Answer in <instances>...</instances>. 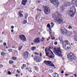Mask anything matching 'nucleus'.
Masks as SVG:
<instances>
[{"mask_svg":"<svg viewBox=\"0 0 77 77\" xmlns=\"http://www.w3.org/2000/svg\"><path fill=\"white\" fill-rule=\"evenodd\" d=\"M51 39H52V40H54L55 39V38L54 37H53V38H51Z\"/></svg>","mask_w":77,"mask_h":77,"instance_id":"de8ad7c7","label":"nucleus"},{"mask_svg":"<svg viewBox=\"0 0 77 77\" xmlns=\"http://www.w3.org/2000/svg\"><path fill=\"white\" fill-rule=\"evenodd\" d=\"M11 32H12V33H13V32H14V30L13 29H12L11 30Z\"/></svg>","mask_w":77,"mask_h":77,"instance_id":"4d7b16f0","label":"nucleus"},{"mask_svg":"<svg viewBox=\"0 0 77 77\" xmlns=\"http://www.w3.org/2000/svg\"><path fill=\"white\" fill-rule=\"evenodd\" d=\"M27 23V20H25L23 21V23L24 24H26V23Z\"/></svg>","mask_w":77,"mask_h":77,"instance_id":"bb28decb","label":"nucleus"},{"mask_svg":"<svg viewBox=\"0 0 77 77\" xmlns=\"http://www.w3.org/2000/svg\"><path fill=\"white\" fill-rule=\"evenodd\" d=\"M34 68L35 70H36V71H38V69H39L38 67L37 66H35Z\"/></svg>","mask_w":77,"mask_h":77,"instance_id":"a878e982","label":"nucleus"},{"mask_svg":"<svg viewBox=\"0 0 77 77\" xmlns=\"http://www.w3.org/2000/svg\"><path fill=\"white\" fill-rule=\"evenodd\" d=\"M67 58L69 60H70L71 61H72V60H74L75 59V57L73 53H71L69 54L67 56Z\"/></svg>","mask_w":77,"mask_h":77,"instance_id":"423d86ee","label":"nucleus"},{"mask_svg":"<svg viewBox=\"0 0 77 77\" xmlns=\"http://www.w3.org/2000/svg\"><path fill=\"white\" fill-rule=\"evenodd\" d=\"M35 54H36L37 55H39V54L38 53H36V52L35 53Z\"/></svg>","mask_w":77,"mask_h":77,"instance_id":"49530a36","label":"nucleus"},{"mask_svg":"<svg viewBox=\"0 0 77 77\" xmlns=\"http://www.w3.org/2000/svg\"><path fill=\"white\" fill-rule=\"evenodd\" d=\"M45 53L46 54V55L48 57V54H49V53L47 52H45Z\"/></svg>","mask_w":77,"mask_h":77,"instance_id":"c9c22d12","label":"nucleus"},{"mask_svg":"<svg viewBox=\"0 0 77 77\" xmlns=\"http://www.w3.org/2000/svg\"><path fill=\"white\" fill-rule=\"evenodd\" d=\"M47 27H48L49 29H51V26H50V23L48 24L47 25Z\"/></svg>","mask_w":77,"mask_h":77,"instance_id":"2f4dec72","label":"nucleus"},{"mask_svg":"<svg viewBox=\"0 0 77 77\" xmlns=\"http://www.w3.org/2000/svg\"><path fill=\"white\" fill-rule=\"evenodd\" d=\"M44 11L46 14H48L50 13V9L47 6L45 7H44Z\"/></svg>","mask_w":77,"mask_h":77,"instance_id":"1a4fd4ad","label":"nucleus"},{"mask_svg":"<svg viewBox=\"0 0 77 77\" xmlns=\"http://www.w3.org/2000/svg\"><path fill=\"white\" fill-rule=\"evenodd\" d=\"M51 47H49L48 48H45V52H47V51H51V50L50 49H51Z\"/></svg>","mask_w":77,"mask_h":77,"instance_id":"dca6fc26","label":"nucleus"},{"mask_svg":"<svg viewBox=\"0 0 77 77\" xmlns=\"http://www.w3.org/2000/svg\"><path fill=\"white\" fill-rule=\"evenodd\" d=\"M44 63H45L47 66H52L54 67V65L50 61L45 60L44 61Z\"/></svg>","mask_w":77,"mask_h":77,"instance_id":"0eeeda50","label":"nucleus"},{"mask_svg":"<svg viewBox=\"0 0 77 77\" xmlns=\"http://www.w3.org/2000/svg\"><path fill=\"white\" fill-rule=\"evenodd\" d=\"M54 14L55 15L53 16V18L55 21V22H57L60 24L63 23V19L61 17V15L59 14L58 11H56Z\"/></svg>","mask_w":77,"mask_h":77,"instance_id":"f257e3e1","label":"nucleus"},{"mask_svg":"<svg viewBox=\"0 0 77 77\" xmlns=\"http://www.w3.org/2000/svg\"><path fill=\"white\" fill-rule=\"evenodd\" d=\"M27 14H26L25 15V19H27Z\"/></svg>","mask_w":77,"mask_h":77,"instance_id":"f704fd0d","label":"nucleus"},{"mask_svg":"<svg viewBox=\"0 0 77 77\" xmlns=\"http://www.w3.org/2000/svg\"><path fill=\"white\" fill-rule=\"evenodd\" d=\"M31 49L32 50V51H33L34 50H36V47L34 46L33 47H32L31 48Z\"/></svg>","mask_w":77,"mask_h":77,"instance_id":"412c9836","label":"nucleus"},{"mask_svg":"<svg viewBox=\"0 0 77 77\" xmlns=\"http://www.w3.org/2000/svg\"><path fill=\"white\" fill-rule=\"evenodd\" d=\"M64 73V72L63 71H62L61 72V74H63Z\"/></svg>","mask_w":77,"mask_h":77,"instance_id":"bf43d9fd","label":"nucleus"},{"mask_svg":"<svg viewBox=\"0 0 77 77\" xmlns=\"http://www.w3.org/2000/svg\"><path fill=\"white\" fill-rule=\"evenodd\" d=\"M8 73L9 75H11V74H12V73H11V72L9 71L8 72Z\"/></svg>","mask_w":77,"mask_h":77,"instance_id":"58836bf2","label":"nucleus"},{"mask_svg":"<svg viewBox=\"0 0 77 77\" xmlns=\"http://www.w3.org/2000/svg\"><path fill=\"white\" fill-rule=\"evenodd\" d=\"M16 77H17V76H18V75L17 74H16Z\"/></svg>","mask_w":77,"mask_h":77,"instance_id":"774afa93","label":"nucleus"},{"mask_svg":"<svg viewBox=\"0 0 77 77\" xmlns=\"http://www.w3.org/2000/svg\"><path fill=\"white\" fill-rule=\"evenodd\" d=\"M11 29H14V26H11Z\"/></svg>","mask_w":77,"mask_h":77,"instance_id":"ea45409f","label":"nucleus"},{"mask_svg":"<svg viewBox=\"0 0 77 77\" xmlns=\"http://www.w3.org/2000/svg\"><path fill=\"white\" fill-rule=\"evenodd\" d=\"M49 71H50V72H53V70L51 69V70H49Z\"/></svg>","mask_w":77,"mask_h":77,"instance_id":"a19ab883","label":"nucleus"},{"mask_svg":"<svg viewBox=\"0 0 77 77\" xmlns=\"http://www.w3.org/2000/svg\"><path fill=\"white\" fill-rule=\"evenodd\" d=\"M33 56H33V55H31V57H33Z\"/></svg>","mask_w":77,"mask_h":77,"instance_id":"338daca9","label":"nucleus"},{"mask_svg":"<svg viewBox=\"0 0 77 77\" xmlns=\"http://www.w3.org/2000/svg\"><path fill=\"white\" fill-rule=\"evenodd\" d=\"M13 62H13V61L10 60V61L9 63L10 64H12V63H13Z\"/></svg>","mask_w":77,"mask_h":77,"instance_id":"72a5a7b5","label":"nucleus"},{"mask_svg":"<svg viewBox=\"0 0 77 77\" xmlns=\"http://www.w3.org/2000/svg\"><path fill=\"white\" fill-rule=\"evenodd\" d=\"M61 32L62 34L64 35H66L67 36H71L72 35V32L68 31L64 27H62L61 28Z\"/></svg>","mask_w":77,"mask_h":77,"instance_id":"f03ea898","label":"nucleus"},{"mask_svg":"<svg viewBox=\"0 0 77 77\" xmlns=\"http://www.w3.org/2000/svg\"><path fill=\"white\" fill-rule=\"evenodd\" d=\"M3 45L5 46L6 45V43H5L3 44Z\"/></svg>","mask_w":77,"mask_h":77,"instance_id":"5fc2aeb1","label":"nucleus"},{"mask_svg":"<svg viewBox=\"0 0 77 77\" xmlns=\"http://www.w3.org/2000/svg\"><path fill=\"white\" fill-rule=\"evenodd\" d=\"M12 59L13 60H17V57H13L12 58Z\"/></svg>","mask_w":77,"mask_h":77,"instance_id":"e433bc0d","label":"nucleus"},{"mask_svg":"<svg viewBox=\"0 0 77 77\" xmlns=\"http://www.w3.org/2000/svg\"><path fill=\"white\" fill-rule=\"evenodd\" d=\"M59 39L60 41V42H62V37H60L59 38Z\"/></svg>","mask_w":77,"mask_h":77,"instance_id":"c85d7f7f","label":"nucleus"},{"mask_svg":"<svg viewBox=\"0 0 77 77\" xmlns=\"http://www.w3.org/2000/svg\"><path fill=\"white\" fill-rule=\"evenodd\" d=\"M74 75L75 77H77V75L75 74H74Z\"/></svg>","mask_w":77,"mask_h":77,"instance_id":"6e6d98bb","label":"nucleus"},{"mask_svg":"<svg viewBox=\"0 0 77 77\" xmlns=\"http://www.w3.org/2000/svg\"><path fill=\"white\" fill-rule=\"evenodd\" d=\"M70 11L68 13V15H70L71 17H73L76 12L75 8L74 6H72L70 9Z\"/></svg>","mask_w":77,"mask_h":77,"instance_id":"39448f33","label":"nucleus"},{"mask_svg":"<svg viewBox=\"0 0 77 77\" xmlns=\"http://www.w3.org/2000/svg\"><path fill=\"white\" fill-rule=\"evenodd\" d=\"M51 24L52 25L51 28H53V26H54V24H53V23H51Z\"/></svg>","mask_w":77,"mask_h":77,"instance_id":"4c0bfd02","label":"nucleus"},{"mask_svg":"<svg viewBox=\"0 0 77 77\" xmlns=\"http://www.w3.org/2000/svg\"><path fill=\"white\" fill-rule=\"evenodd\" d=\"M8 51L9 52H12V49H10L8 50Z\"/></svg>","mask_w":77,"mask_h":77,"instance_id":"473e14b6","label":"nucleus"},{"mask_svg":"<svg viewBox=\"0 0 77 77\" xmlns=\"http://www.w3.org/2000/svg\"><path fill=\"white\" fill-rule=\"evenodd\" d=\"M54 53L56 55H57V56H59V57H62V56H63L62 54V52L60 50V48H55L54 49Z\"/></svg>","mask_w":77,"mask_h":77,"instance_id":"20e7f679","label":"nucleus"},{"mask_svg":"<svg viewBox=\"0 0 77 77\" xmlns=\"http://www.w3.org/2000/svg\"><path fill=\"white\" fill-rule=\"evenodd\" d=\"M38 16L36 15V17H35V19L36 20H37V18H38Z\"/></svg>","mask_w":77,"mask_h":77,"instance_id":"09e8293b","label":"nucleus"},{"mask_svg":"<svg viewBox=\"0 0 77 77\" xmlns=\"http://www.w3.org/2000/svg\"><path fill=\"white\" fill-rule=\"evenodd\" d=\"M21 12H23L22 11H20L19 12V15L20 18H22L23 17V15L21 13Z\"/></svg>","mask_w":77,"mask_h":77,"instance_id":"6ab92c4d","label":"nucleus"},{"mask_svg":"<svg viewBox=\"0 0 77 77\" xmlns=\"http://www.w3.org/2000/svg\"><path fill=\"white\" fill-rule=\"evenodd\" d=\"M34 59L35 60H39V57H36V56H35L34 57Z\"/></svg>","mask_w":77,"mask_h":77,"instance_id":"4be33fe9","label":"nucleus"},{"mask_svg":"<svg viewBox=\"0 0 77 77\" xmlns=\"http://www.w3.org/2000/svg\"><path fill=\"white\" fill-rule=\"evenodd\" d=\"M1 56H5L6 55V53H5L3 52H2L1 53Z\"/></svg>","mask_w":77,"mask_h":77,"instance_id":"a211bd4d","label":"nucleus"},{"mask_svg":"<svg viewBox=\"0 0 77 77\" xmlns=\"http://www.w3.org/2000/svg\"><path fill=\"white\" fill-rule=\"evenodd\" d=\"M49 34H50V35L51 36V28L49 29Z\"/></svg>","mask_w":77,"mask_h":77,"instance_id":"cd10ccee","label":"nucleus"},{"mask_svg":"<svg viewBox=\"0 0 77 77\" xmlns=\"http://www.w3.org/2000/svg\"><path fill=\"white\" fill-rule=\"evenodd\" d=\"M23 46L20 45L18 47V50H21V48H22V47H23Z\"/></svg>","mask_w":77,"mask_h":77,"instance_id":"393cba45","label":"nucleus"},{"mask_svg":"<svg viewBox=\"0 0 77 77\" xmlns=\"http://www.w3.org/2000/svg\"><path fill=\"white\" fill-rule=\"evenodd\" d=\"M50 2L52 4L54 5L55 7H58V5H59V3L58 2L57 0H50Z\"/></svg>","mask_w":77,"mask_h":77,"instance_id":"6e6552de","label":"nucleus"},{"mask_svg":"<svg viewBox=\"0 0 77 77\" xmlns=\"http://www.w3.org/2000/svg\"><path fill=\"white\" fill-rule=\"evenodd\" d=\"M64 5H63V6L61 7L60 9L61 11H64L65 10V7L63 6Z\"/></svg>","mask_w":77,"mask_h":77,"instance_id":"5701e85b","label":"nucleus"},{"mask_svg":"<svg viewBox=\"0 0 77 77\" xmlns=\"http://www.w3.org/2000/svg\"><path fill=\"white\" fill-rule=\"evenodd\" d=\"M23 58L25 59L29 58V52L27 51H25L23 53Z\"/></svg>","mask_w":77,"mask_h":77,"instance_id":"9d476101","label":"nucleus"},{"mask_svg":"<svg viewBox=\"0 0 77 77\" xmlns=\"http://www.w3.org/2000/svg\"><path fill=\"white\" fill-rule=\"evenodd\" d=\"M12 48H15V47H14V46H13L12 47Z\"/></svg>","mask_w":77,"mask_h":77,"instance_id":"69168bd1","label":"nucleus"},{"mask_svg":"<svg viewBox=\"0 0 77 77\" xmlns=\"http://www.w3.org/2000/svg\"><path fill=\"white\" fill-rule=\"evenodd\" d=\"M37 11H41V10H39V9H37Z\"/></svg>","mask_w":77,"mask_h":77,"instance_id":"603ef678","label":"nucleus"},{"mask_svg":"<svg viewBox=\"0 0 77 77\" xmlns=\"http://www.w3.org/2000/svg\"><path fill=\"white\" fill-rule=\"evenodd\" d=\"M42 39H43V41H44V40H45V38H42Z\"/></svg>","mask_w":77,"mask_h":77,"instance_id":"e2e57ef3","label":"nucleus"},{"mask_svg":"<svg viewBox=\"0 0 77 77\" xmlns=\"http://www.w3.org/2000/svg\"><path fill=\"white\" fill-rule=\"evenodd\" d=\"M24 67L23 66H22L21 67V68L22 69H24Z\"/></svg>","mask_w":77,"mask_h":77,"instance_id":"13d9d810","label":"nucleus"},{"mask_svg":"<svg viewBox=\"0 0 77 77\" xmlns=\"http://www.w3.org/2000/svg\"><path fill=\"white\" fill-rule=\"evenodd\" d=\"M69 75L68 74H66L65 75L66 76H68Z\"/></svg>","mask_w":77,"mask_h":77,"instance_id":"680f3d73","label":"nucleus"},{"mask_svg":"<svg viewBox=\"0 0 77 77\" xmlns=\"http://www.w3.org/2000/svg\"><path fill=\"white\" fill-rule=\"evenodd\" d=\"M50 58H51V59H54V55H53L52 56H49Z\"/></svg>","mask_w":77,"mask_h":77,"instance_id":"c756f323","label":"nucleus"},{"mask_svg":"<svg viewBox=\"0 0 77 77\" xmlns=\"http://www.w3.org/2000/svg\"><path fill=\"white\" fill-rule=\"evenodd\" d=\"M23 66L25 68L26 66V64H23Z\"/></svg>","mask_w":77,"mask_h":77,"instance_id":"79ce46f5","label":"nucleus"},{"mask_svg":"<svg viewBox=\"0 0 77 77\" xmlns=\"http://www.w3.org/2000/svg\"><path fill=\"white\" fill-rule=\"evenodd\" d=\"M71 2H65V6L66 7H68V6H71Z\"/></svg>","mask_w":77,"mask_h":77,"instance_id":"ddd939ff","label":"nucleus"},{"mask_svg":"<svg viewBox=\"0 0 77 77\" xmlns=\"http://www.w3.org/2000/svg\"><path fill=\"white\" fill-rule=\"evenodd\" d=\"M16 67V66L15 65L13 66V68H15V67Z\"/></svg>","mask_w":77,"mask_h":77,"instance_id":"0e129e2a","label":"nucleus"},{"mask_svg":"<svg viewBox=\"0 0 77 77\" xmlns=\"http://www.w3.org/2000/svg\"><path fill=\"white\" fill-rule=\"evenodd\" d=\"M54 44L55 45H57V42H55L54 43Z\"/></svg>","mask_w":77,"mask_h":77,"instance_id":"a18cd8bd","label":"nucleus"},{"mask_svg":"<svg viewBox=\"0 0 77 77\" xmlns=\"http://www.w3.org/2000/svg\"><path fill=\"white\" fill-rule=\"evenodd\" d=\"M17 72L18 73H20V72L19 71H18V70H17Z\"/></svg>","mask_w":77,"mask_h":77,"instance_id":"052dcab7","label":"nucleus"},{"mask_svg":"<svg viewBox=\"0 0 77 77\" xmlns=\"http://www.w3.org/2000/svg\"><path fill=\"white\" fill-rule=\"evenodd\" d=\"M19 38L23 41H26V38L24 35H21L19 36Z\"/></svg>","mask_w":77,"mask_h":77,"instance_id":"9b49d317","label":"nucleus"},{"mask_svg":"<svg viewBox=\"0 0 77 77\" xmlns=\"http://www.w3.org/2000/svg\"><path fill=\"white\" fill-rule=\"evenodd\" d=\"M32 68L31 67H29L28 68V71L29 72H32Z\"/></svg>","mask_w":77,"mask_h":77,"instance_id":"b1692460","label":"nucleus"},{"mask_svg":"<svg viewBox=\"0 0 77 77\" xmlns=\"http://www.w3.org/2000/svg\"><path fill=\"white\" fill-rule=\"evenodd\" d=\"M51 54H52V56H54V54H53V52L51 51Z\"/></svg>","mask_w":77,"mask_h":77,"instance_id":"8fccbe9b","label":"nucleus"},{"mask_svg":"<svg viewBox=\"0 0 77 77\" xmlns=\"http://www.w3.org/2000/svg\"><path fill=\"white\" fill-rule=\"evenodd\" d=\"M3 42V40L2 39H0V43H2Z\"/></svg>","mask_w":77,"mask_h":77,"instance_id":"37998d69","label":"nucleus"},{"mask_svg":"<svg viewBox=\"0 0 77 77\" xmlns=\"http://www.w3.org/2000/svg\"><path fill=\"white\" fill-rule=\"evenodd\" d=\"M33 42L36 44L39 43V42H40V38L39 37H38L35 38Z\"/></svg>","mask_w":77,"mask_h":77,"instance_id":"f8f14e48","label":"nucleus"},{"mask_svg":"<svg viewBox=\"0 0 77 77\" xmlns=\"http://www.w3.org/2000/svg\"><path fill=\"white\" fill-rule=\"evenodd\" d=\"M63 47L64 49H68L70 48L71 45L68 40H65L62 42Z\"/></svg>","mask_w":77,"mask_h":77,"instance_id":"7ed1b4c3","label":"nucleus"},{"mask_svg":"<svg viewBox=\"0 0 77 77\" xmlns=\"http://www.w3.org/2000/svg\"><path fill=\"white\" fill-rule=\"evenodd\" d=\"M74 41H77V33H75V35L74 36Z\"/></svg>","mask_w":77,"mask_h":77,"instance_id":"aec40b11","label":"nucleus"},{"mask_svg":"<svg viewBox=\"0 0 77 77\" xmlns=\"http://www.w3.org/2000/svg\"><path fill=\"white\" fill-rule=\"evenodd\" d=\"M75 2V5L77 7V0H72V4H75L74 3Z\"/></svg>","mask_w":77,"mask_h":77,"instance_id":"2eb2a0df","label":"nucleus"},{"mask_svg":"<svg viewBox=\"0 0 77 77\" xmlns=\"http://www.w3.org/2000/svg\"><path fill=\"white\" fill-rule=\"evenodd\" d=\"M68 29H70V30H71V29H72V26H71V25H69V26Z\"/></svg>","mask_w":77,"mask_h":77,"instance_id":"7c9ffc66","label":"nucleus"},{"mask_svg":"<svg viewBox=\"0 0 77 77\" xmlns=\"http://www.w3.org/2000/svg\"><path fill=\"white\" fill-rule=\"evenodd\" d=\"M2 67H3V65L2 64L0 65V68H2Z\"/></svg>","mask_w":77,"mask_h":77,"instance_id":"c03bdc74","label":"nucleus"},{"mask_svg":"<svg viewBox=\"0 0 77 77\" xmlns=\"http://www.w3.org/2000/svg\"><path fill=\"white\" fill-rule=\"evenodd\" d=\"M5 12H3L2 13V15H5Z\"/></svg>","mask_w":77,"mask_h":77,"instance_id":"3c124183","label":"nucleus"},{"mask_svg":"<svg viewBox=\"0 0 77 77\" xmlns=\"http://www.w3.org/2000/svg\"><path fill=\"white\" fill-rule=\"evenodd\" d=\"M26 3H27V0H23L22 2V4L23 6H25Z\"/></svg>","mask_w":77,"mask_h":77,"instance_id":"4468645a","label":"nucleus"},{"mask_svg":"<svg viewBox=\"0 0 77 77\" xmlns=\"http://www.w3.org/2000/svg\"><path fill=\"white\" fill-rule=\"evenodd\" d=\"M53 77H59V75L56 73H55L53 74Z\"/></svg>","mask_w":77,"mask_h":77,"instance_id":"f3484780","label":"nucleus"},{"mask_svg":"<svg viewBox=\"0 0 77 77\" xmlns=\"http://www.w3.org/2000/svg\"><path fill=\"white\" fill-rule=\"evenodd\" d=\"M40 56L41 57H42V53H40Z\"/></svg>","mask_w":77,"mask_h":77,"instance_id":"864d4df0","label":"nucleus"}]
</instances>
